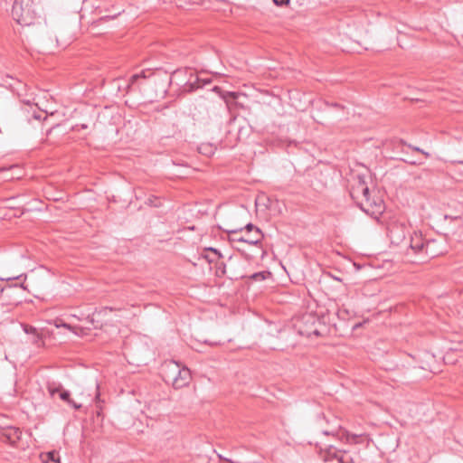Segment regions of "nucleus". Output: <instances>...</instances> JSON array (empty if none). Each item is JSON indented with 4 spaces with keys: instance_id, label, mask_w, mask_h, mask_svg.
I'll return each mask as SVG.
<instances>
[{
    "instance_id": "obj_1",
    "label": "nucleus",
    "mask_w": 463,
    "mask_h": 463,
    "mask_svg": "<svg viewBox=\"0 0 463 463\" xmlns=\"http://www.w3.org/2000/svg\"><path fill=\"white\" fill-rule=\"evenodd\" d=\"M160 373L164 382L171 384L175 389L188 386L192 379L190 370L174 360L164 362L160 368Z\"/></svg>"
},
{
    "instance_id": "obj_2",
    "label": "nucleus",
    "mask_w": 463,
    "mask_h": 463,
    "mask_svg": "<svg viewBox=\"0 0 463 463\" xmlns=\"http://www.w3.org/2000/svg\"><path fill=\"white\" fill-rule=\"evenodd\" d=\"M227 232L232 235V241L245 242L250 245H258L263 238L260 229L252 223H248L244 228L239 230H229Z\"/></svg>"
},
{
    "instance_id": "obj_3",
    "label": "nucleus",
    "mask_w": 463,
    "mask_h": 463,
    "mask_svg": "<svg viewBox=\"0 0 463 463\" xmlns=\"http://www.w3.org/2000/svg\"><path fill=\"white\" fill-rule=\"evenodd\" d=\"M367 214L378 218L385 210L383 200L375 190L371 191L370 196H364L356 203Z\"/></svg>"
},
{
    "instance_id": "obj_4",
    "label": "nucleus",
    "mask_w": 463,
    "mask_h": 463,
    "mask_svg": "<svg viewBox=\"0 0 463 463\" xmlns=\"http://www.w3.org/2000/svg\"><path fill=\"white\" fill-rule=\"evenodd\" d=\"M434 244L435 241H424L421 233L415 232L411 236L410 247L415 253H424L427 257L433 258L439 254L431 250Z\"/></svg>"
},
{
    "instance_id": "obj_5",
    "label": "nucleus",
    "mask_w": 463,
    "mask_h": 463,
    "mask_svg": "<svg viewBox=\"0 0 463 463\" xmlns=\"http://www.w3.org/2000/svg\"><path fill=\"white\" fill-rule=\"evenodd\" d=\"M317 324L320 325V321L317 317L313 316L312 314H305L299 321V334L307 337H311L312 335H320V332L317 326Z\"/></svg>"
},
{
    "instance_id": "obj_6",
    "label": "nucleus",
    "mask_w": 463,
    "mask_h": 463,
    "mask_svg": "<svg viewBox=\"0 0 463 463\" xmlns=\"http://www.w3.org/2000/svg\"><path fill=\"white\" fill-rule=\"evenodd\" d=\"M371 190L369 189L364 178L361 175H356L353 179L350 188V196L357 203L364 196H370Z\"/></svg>"
},
{
    "instance_id": "obj_7",
    "label": "nucleus",
    "mask_w": 463,
    "mask_h": 463,
    "mask_svg": "<svg viewBox=\"0 0 463 463\" xmlns=\"http://www.w3.org/2000/svg\"><path fill=\"white\" fill-rule=\"evenodd\" d=\"M22 431L14 426H0V440L15 445L21 439Z\"/></svg>"
},
{
    "instance_id": "obj_8",
    "label": "nucleus",
    "mask_w": 463,
    "mask_h": 463,
    "mask_svg": "<svg viewBox=\"0 0 463 463\" xmlns=\"http://www.w3.org/2000/svg\"><path fill=\"white\" fill-rule=\"evenodd\" d=\"M406 226L403 223L392 222L389 225V236L391 241L395 243H400L405 239Z\"/></svg>"
},
{
    "instance_id": "obj_9",
    "label": "nucleus",
    "mask_w": 463,
    "mask_h": 463,
    "mask_svg": "<svg viewBox=\"0 0 463 463\" xmlns=\"http://www.w3.org/2000/svg\"><path fill=\"white\" fill-rule=\"evenodd\" d=\"M323 433L325 435H334V436L335 435L338 437V439L341 441H345L346 443H351V444L359 443L360 442L359 438L363 436L362 434H351L347 430H339L336 433H335L334 431L325 430V431H323Z\"/></svg>"
},
{
    "instance_id": "obj_10",
    "label": "nucleus",
    "mask_w": 463,
    "mask_h": 463,
    "mask_svg": "<svg viewBox=\"0 0 463 463\" xmlns=\"http://www.w3.org/2000/svg\"><path fill=\"white\" fill-rule=\"evenodd\" d=\"M328 454L335 458L338 463H354L353 458L345 451L336 450L335 448L330 447Z\"/></svg>"
},
{
    "instance_id": "obj_11",
    "label": "nucleus",
    "mask_w": 463,
    "mask_h": 463,
    "mask_svg": "<svg viewBox=\"0 0 463 463\" xmlns=\"http://www.w3.org/2000/svg\"><path fill=\"white\" fill-rule=\"evenodd\" d=\"M152 75H154V71H152L150 69L143 70L139 73L133 74L128 80V90L133 89L135 84L140 79H149Z\"/></svg>"
},
{
    "instance_id": "obj_12",
    "label": "nucleus",
    "mask_w": 463,
    "mask_h": 463,
    "mask_svg": "<svg viewBox=\"0 0 463 463\" xmlns=\"http://www.w3.org/2000/svg\"><path fill=\"white\" fill-rule=\"evenodd\" d=\"M201 79L198 76L194 80L190 79L184 86V91L192 92L199 88H202Z\"/></svg>"
},
{
    "instance_id": "obj_13",
    "label": "nucleus",
    "mask_w": 463,
    "mask_h": 463,
    "mask_svg": "<svg viewBox=\"0 0 463 463\" xmlns=\"http://www.w3.org/2000/svg\"><path fill=\"white\" fill-rule=\"evenodd\" d=\"M43 463H61L59 454L56 451H49L41 455Z\"/></svg>"
},
{
    "instance_id": "obj_14",
    "label": "nucleus",
    "mask_w": 463,
    "mask_h": 463,
    "mask_svg": "<svg viewBox=\"0 0 463 463\" xmlns=\"http://www.w3.org/2000/svg\"><path fill=\"white\" fill-rule=\"evenodd\" d=\"M49 392L52 396H54L56 392H60V398L68 403H72V400L70 398V392L68 391H60L59 388H49Z\"/></svg>"
},
{
    "instance_id": "obj_15",
    "label": "nucleus",
    "mask_w": 463,
    "mask_h": 463,
    "mask_svg": "<svg viewBox=\"0 0 463 463\" xmlns=\"http://www.w3.org/2000/svg\"><path fill=\"white\" fill-rule=\"evenodd\" d=\"M24 330L26 334H32L34 335L33 343L35 345H39L42 342V336L35 327L31 326H24Z\"/></svg>"
},
{
    "instance_id": "obj_16",
    "label": "nucleus",
    "mask_w": 463,
    "mask_h": 463,
    "mask_svg": "<svg viewBox=\"0 0 463 463\" xmlns=\"http://www.w3.org/2000/svg\"><path fill=\"white\" fill-rule=\"evenodd\" d=\"M74 317H77L79 320H85L87 324H89L90 326H88L86 327V329H90V326H93L94 328L98 327V324L95 323V319L92 316H90V314H88L85 317H83V314H80V315H72Z\"/></svg>"
},
{
    "instance_id": "obj_17",
    "label": "nucleus",
    "mask_w": 463,
    "mask_h": 463,
    "mask_svg": "<svg viewBox=\"0 0 463 463\" xmlns=\"http://www.w3.org/2000/svg\"><path fill=\"white\" fill-rule=\"evenodd\" d=\"M57 327L62 326L65 327L71 332H73L76 335H82L84 334V327L81 326H72L70 324L62 323V324H56Z\"/></svg>"
},
{
    "instance_id": "obj_18",
    "label": "nucleus",
    "mask_w": 463,
    "mask_h": 463,
    "mask_svg": "<svg viewBox=\"0 0 463 463\" xmlns=\"http://www.w3.org/2000/svg\"><path fill=\"white\" fill-rule=\"evenodd\" d=\"M205 250L207 251H211L213 252L216 258H212L208 255H205L204 258L209 261V262H213L215 261L216 260H219L221 258H222V253L217 250V249H214V248H207L205 249Z\"/></svg>"
},
{
    "instance_id": "obj_19",
    "label": "nucleus",
    "mask_w": 463,
    "mask_h": 463,
    "mask_svg": "<svg viewBox=\"0 0 463 463\" xmlns=\"http://www.w3.org/2000/svg\"><path fill=\"white\" fill-rule=\"evenodd\" d=\"M253 280H263L266 279L265 272H256L250 277Z\"/></svg>"
},
{
    "instance_id": "obj_20",
    "label": "nucleus",
    "mask_w": 463,
    "mask_h": 463,
    "mask_svg": "<svg viewBox=\"0 0 463 463\" xmlns=\"http://www.w3.org/2000/svg\"><path fill=\"white\" fill-rule=\"evenodd\" d=\"M16 20L17 23L22 25H29L31 24V22L28 21V19L24 14H21L19 17L16 18Z\"/></svg>"
},
{
    "instance_id": "obj_21",
    "label": "nucleus",
    "mask_w": 463,
    "mask_h": 463,
    "mask_svg": "<svg viewBox=\"0 0 463 463\" xmlns=\"http://www.w3.org/2000/svg\"><path fill=\"white\" fill-rule=\"evenodd\" d=\"M226 270H225V264L224 263H221V265L217 268L216 269V273L218 276H223L225 274Z\"/></svg>"
},
{
    "instance_id": "obj_22",
    "label": "nucleus",
    "mask_w": 463,
    "mask_h": 463,
    "mask_svg": "<svg viewBox=\"0 0 463 463\" xmlns=\"http://www.w3.org/2000/svg\"><path fill=\"white\" fill-rule=\"evenodd\" d=\"M289 1L290 0H273L274 4L279 6L288 5Z\"/></svg>"
},
{
    "instance_id": "obj_23",
    "label": "nucleus",
    "mask_w": 463,
    "mask_h": 463,
    "mask_svg": "<svg viewBox=\"0 0 463 463\" xmlns=\"http://www.w3.org/2000/svg\"><path fill=\"white\" fill-rule=\"evenodd\" d=\"M244 132H245L246 135L248 134V132H249L248 128H246V127H240L239 128V133H238L239 137H238L241 138V135L244 134Z\"/></svg>"
},
{
    "instance_id": "obj_24",
    "label": "nucleus",
    "mask_w": 463,
    "mask_h": 463,
    "mask_svg": "<svg viewBox=\"0 0 463 463\" xmlns=\"http://www.w3.org/2000/svg\"><path fill=\"white\" fill-rule=\"evenodd\" d=\"M201 83L203 86L207 85V84H210L211 83V80L210 79H201Z\"/></svg>"
},
{
    "instance_id": "obj_25",
    "label": "nucleus",
    "mask_w": 463,
    "mask_h": 463,
    "mask_svg": "<svg viewBox=\"0 0 463 463\" xmlns=\"http://www.w3.org/2000/svg\"><path fill=\"white\" fill-rule=\"evenodd\" d=\"M69 404L71 405L76 410H79L81 408V404H78L74 401H72V403H69Z\"/></svg>"
},
{
    "instance_id": "obj_26",
    "label": "nucleus",
    "mask_w": 463,
    "mask_h": 463,
    "mask_svg": "<svg viewBox=\"0 0 463 463\" xmlns=\"http://www.w3.org/2000/svg\"><path fill=\"white\" fill-rule=\"evenodd\" d=\"M413 149H414L415 151L421 152V153L425 154L426 156H429V154H428V153L423 152V151H422L420 148H419V147H413Z\"/></svg>"
},
{
    "instance_id": "obj_27",
    "label": "nucleus",
    "mask_w": 463,
    "mask_h": 463,
    "mask_svg": "<svg viewBox=\"0 0 463 463\" xmlns=\"http://www.w3.org/2000/svg\"><path fill=\"white\" fill-rule=\"evenodd\" d=\"M331 106L335 108H342V106L337 103H332Z\"/></svg>"
},
{
    "instance_id": "obj_28",
    "label": "nucleus",
    "mask_w": 463,
    "mask_h": 463,
    "mask_svg": "<svg viewBox=\"0 0 463 463\" xmlns=\"http://www.w3.org/2000/svg\"><path fill=\"white\" fill-rule=\"evenodd\" d=\"M250 235V233H247L246 236H241V237L243 239H248ZM237 237H240L239 234L237 235Z\"/></svg>"
},
{
    "instance_id": "obj_29",
    "label": "nucleus",
    "mask_w": 463,
    "mask_h": 463,
    "mask_svg": "<svg viewBox=\"0 0 463 463\" xmlns=\"http://www.w3.org/2000/svg\"><path fill=\"white\" fill-rule=\"evenodd\" d=\"M12 201V199H8L7 200V203H8V207H13V205L10 203V202Z\"/></svg>"
},
{
    "instance_id": "obj_30",
    "label": "nucleus",
    "mask_w": 463,
    "mask_h": 463,
    "mask_svg": "<svg viewBox=\"0 0 463 463\" xmlns=\"http://www.w3.org/2000/svg\"><path fill=\"white\" fill-rule=\"evenodd\" d=\"M80 128H87V125L82 124V125L80 126Z\"/></svg>"
},
{
    "instance_id": "obj_31",
    "label": "nucleus",
    "mask_w": 463,
    "mask_h": 463,
    "mask_svg": "<svg viewBox=\"0 0 463 463\" xmlns=\"http://www.w3.org/2000/svg\"><path fill=\"white\" fill-rule=\"evenodd\" d=\"M15 8H16L15 6H13V9H14V10H13V14H15Z\"/></svg>"
},
{
    "instance_id": "obj_32",
    "label": "nucleus",
    "mask_w": 463,
    "mask_h": 463,
    "mask_svg": "<svg viewBox=\"0 0 463 463\" xmlns=\"http://www.w3.org/2000/svg\"><path fill=\"white\" fill-rule=\"evenodd\" d=\"M456 163L463 165V161H457Z\"/></svg>"
}]
</instances>
